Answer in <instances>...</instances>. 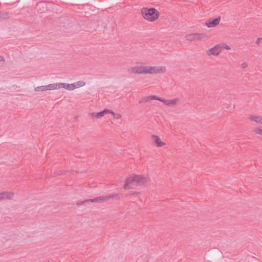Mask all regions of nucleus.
<instances>
[{
	"label": "nucleus",
	"mask_w": 262,
	"mask_h": 262,
	"mask_svg": "<svg viewBox=\"0 0 262 262\" xmlns=\"http://www.w3.org/2000/svg\"><path fill=\"white\" fill-rule=\"evenodd\" d=\"M248 67V64L246 62H243L242 64L241 67L243 69H245Z\"/></svg>",
	"instance_id": "nucleus-26"
},
{
	"label": "nucleus",
	"mask_w": 262,
	"mask_h": 262,
	"mask_svg": "<svg viewBox=\"0 0 262 262\" xmlns=\"http://www.w3.org/2000/svg\"><path fill=\"white\" fill-rule=\"evenodd\" d=\"M141 14L145 19L153 21L156 20L159 15L158 11L155 8H143L141 9Z\"/></svg>",
	"instance_id": "nucleus-2"
},
{
	"label": "nucleus",
	"mask_w": 262,
	"mask_h": 262,
	"mask_svg": "<svg viewBox=\"0 0 262 262\" xmlns=\"http://www.w3.org/2000/svg\"><path fill=\"white\" fill-rule=\"evenodd\" d=\"M261 38H257L256 41V43L259 45L261 40Z\"/></svg>",
	"instance_id": "nucleus-27"
},
{
	"label": "nucleus",
	"mask_w": 262,
	"mask_h": 262,
	"mask_svg": "<svg viewBox=\"0 0 262 262\" xmlns=\"http://www.w3.org/2000/svg\"><path fill=\"white\" fill-rule=\"evenodd\" d=\"M249 120L254 121L257 123L262 124V117L259 116L250 115L249 118Z\"/></svg>",
	"instance_id": "nucleus-15"
},
{
	"label": "nucleus",
	"mask_w": 262,
	"mask_h": 262,
	"mask_svg": "<svg viewBox=\"0 0 262 262\" xmlns=\"http://www.w3.org/2000/svg\"><path fill=\"white\" fill-rule=\"evenodd\" d=\"M117 193H112L108 195L105 196H100L92 199L85 200V202H89L92 203H102L106 202L111 199H114L118 196Z\"/></svg>",
	"instance_id": "nucleus-3"
},
{
	"label": "nucleus",
	"mask_w": 262,
	"mask_h": 262,
	"mask_svg": "<svg viewBox=\"0 0 262 262\" xmlns=\"http://www.w3.org/2000/svg\"><path fill=\"white\" fill-rule=\"evenodd\" d=\"M110 113H111V110L105 108L98 113H91L90 114V116L93 118L99 119L104 116V115L108 114Z\"/></svg>",
	"instance_id": "nucleus-8"
},
{
	"label": "nucleus",
	"mask_w": 262,
	"mask_h": 262,
	"mask_svg": "<svg viewBox=\"0 0 262 262\" xmlns=\"http://www.w3.org/2000/svg\"><path fill=\"white\" fill-rule=\"evenodd\" d=\"M74 85V90L79 87L83 86L85 85V82L83 81H79L76 83H73Z\"/></svg>",
	"instance_id": "nucleus-17"
},
{
	"label": "nucleus",
	"mask_w": 262,
	"mask_h": 262,
	"mask_svg": "<svg viewBox=\"0 0 262 262\" xmlns=\"http://www.w3.org/2000/svg\"><path fill=\"white\" fill-rule=\"evenodd\" d=\"M127 72L131 74H137V67H133L129 68Z\"/></svg>",
	"instance_id": "nucleus-20"
},
{
	"label": "nucleus",
	"mask_w": 262,
	"mask_h": 262,
	"mask_svg": "<svg viewBox=\"0 0 262 262\" xmlns=\"http://www.w3.org/2000/svg\"><path fill=\"white\" fill-rule=\"evenodd\" d=\"M88 202H85V200H84L83 201H80V202H78L76 203V204L78 206H80V205H83V204H84L85 203H87Z\"/></svg>",
	"instance_id": "nucleus-25"
},
{
	"label": "nucleus",
	"mask_w": 262,
	"mask_h": 262,
	"mask_svg": "<svg viewBox=\"0 0 262 262\" xmlns=\"http://www.w3.org/2000/svg\"><path fill=\"white\" fill-rule=\"evenodd\" d=\"M59 89L62 88L69 91L74 90V85L73 83L69 84L66 83L59 82Z\"/></svg>",
	"instance_id": "nucleus-14"
},
{
	"label": "nucleus",
	"mask_w": 262,
	"mask_h": 262,
	"mask_svg": "<svg viewBox=\"0 0 262 262\" xmlns=\"http://www.w3.org/2000/svg\"><path fill=\"white\" fill-rule=\"evenodd\" d=\"M35 91L36 92L47 91L46 85L37 86L35 88Z\"/></svg>",
	"instance_id": "nucleus-19"
},
{
	"label": "nucleus",
	"mask_w": 262,
	"mask_h": 262,
	"mask_svg": "<svg viewBox=\"0 0 262 262\" xmlns=\"http://www.w3.org/2000/svg\"><path fill=\"white\" fill-rule=\"evenodd\" d=\"M152 138L154 139V142L158 147H162L165 145V143L162 142L160 138L156 135H152Z\"/></svg>",
	"instance_id": "nucleus-13"
},
{
	"label": "nucleus",
	"mask_w": 262,
	"mask_h": 262,
	"mask_svg": "<svg viewBox=\"0 0 262 262\" xmlns=\"http://www.w3.org/2000/svg\"><path fill=\"white\" fill-rule=\"evenodd\" d=\"M9 17V13L5 12H0V19H8Z\"/></svg>",
	"instance_id": "nucleus-18"
},
{
	"label": "nucleus",
	"mask_w": 262,
	"mask_h": 262,
	"mask_svg": "<svg viewBox=\"0 0 262 262\" xmlns=\"http://www.w3.org/2000/svg\"><path fill=\"white\" fill-rule=\"evenodd\" d=\"M152 100H157L159 101L160 97H158V96H157L156 95H151L149 96L143 97V98L139 100V102L140 103H144V102H149Z\"/></svg>",
	"instance_id": "nucleus-12"
},
{
	"label": "nucleus",
	"mask_w": 262,
	"mask_h": 262,
	"mask_svg": "<svg viewBox=\"0 0 262 262\" xmlns=\"http://www.w3.org/2000/svg\"><path fill=\"white\" fill-rule=\"evenodd\" d=\"M59 83L50 84L49 85H46L47 91L48 90H54L59 89V86L58 85Z\"/></svg>",
	"instance_id": "nucleus-16"
},
{
	"label": "nucleus",
	"mask_w": 262,
	"mask_h": 262,
	"mask_svg": "<svg viewBox=\"0 0 262 262\" xmlns=\"http://www.w3.org/2000/svg\"><path fill=\"white\" fill-rule=\"evenodd\" d=\"M136 182L134 179V174L129 176L126 180L123 188L125 189H130L135 188Z\"/></svg>",
	"instance_id": "nucleus-5"
},
{
	"label": "nucleus",
	"mask_w": 262,
	"mask_h": 262,
	"mask_svg": "<svg viewBox=\"0 0 262 262\" xmlns=\"http://www.w3.org/2000/svg\"><path fill=\"white\" fill-rule=\"evenodd\" d=\"M109 114H112L113 115L114 118L115 119H119L121 117V115L119 114H115L111 110V113H110Z\"/></svg>",
	"instance_id": "nucleus-22"
},
{
	"label": "nucleus",
	"mask_w": 262,
	"mask_h": 262,
	"mask_svg": "<svg viewBox=\"0 0 262 262\" xmlns=\"http://www.w3.org/2000/svg\"><path fill=\"white\" fill-rule=\"evenodd\" d=\"M134 179L136 182V186L142 185L146 182V178L143 175L134 174Z\"/></svg>",
	"instance_id": "nucleus-9"
},
{
	"label": "nucleus",
	"mask_w": 262,
	"mask_h": 262,
	"mask_svg": "<svg viewBox=\"0 0 262 262\" xmlns=\"http://www.w3.org/2000/svg\"><path fill=\"white\" fill-rule=\"evenodd\" d=\"M159 101L163 103L165 105L171 107L174 106L179 101V99L178 98H175L171 100H166L160 97Z\"/></svg>",
	"instance_id": "nucleus-7"
},
{
	"label": "nucleus",
	"mask_w": 262,
	"mask_h": 262,
	"mask_svg": "<svg viewBox=\"0 0 262 262\" xmlns=\"http://www.w3.org/2000/svg\"><path fill=\"white\" fill-rule=\"evenodd\" d=\"M221 52V48L220 45H216L214 47L210 48L206 51V54L208 56H210L212 55H218Z\"/></svg>",
	"instance_id": "nucleus-6"
},
{
	"label": "nucleus",
	"mask_w": 262,
	"mask_h": 262,
	"mask_svg": "<svg viewBox=\"0 0 262 262\" xmlns=\"http://www.w3.org/2000/svg\"><path fill=\"white\" fill-rule=\"evenodd\" d=\"M5 58L3 56H0V61H4Z\"/></svg>",
	"instance_id": "nucleus-28"
},
{
	"label": "nucleus",
	"mask_w": 262,
	"mask_h": 262,
	"mask_svg": "<svg viewBox=\"0 0 262 262\" xmlns=\"http://www.w3.org/2000/svg\"><path fill=\"white\" fill-rule=\"evenodd\" d=\"M206 37V35L205 33H194L186 35L185 36V39L189 41H201Z\"/></svg>",
	"instance_id": "nucleus-4"
},
{
	"label": "nucleus",
	"mask_w": 262,
	"mask_h": 262,
	"mask_svg": "<svg viewBox=\"0 0 262 262\" xmlns=\"http://www.w3.org/2000/svg\"><path fill=\"white\" fill-rule=\"evenodd\" d=\"M220 20L221 17L219 16L214 19L207 20L205 24L208 28L214 27L219 24Z\"/></svg>",
	"instance_id": "nucleus-10"
},
{
	"label": "nucleus",
	"mask_w": 262,
	"mask_h": 262,
	"mask_svg": "<svg viewBox=\"0 0 262 262\" xmlns=\"http://www.w3.org/2000/svg\"><path fill=\"white\" fill-rule=\"evenodd\" d=\"M166 71L164 67L137 66V74H157L164 73Z\"/></svg>",
	"instance_id": "nucleus-1"
},
{
	"label": "nucleus",
	"mask_w": 262,
	"mask_h": 262,
	"mask_svg": "<svg viewBox=\"0 0 262 262\" xmlns=\"http://www.w3.org/2000/svg\"><path fill=\"white\" fill-rule=\"evenodd\" d=\"M254 132L257 134L262 135V128H256L254 129Z\"/></svg>",
	"instance_id": "nucleus-23"
},
{
	"label": "nucleus",
	"mask_w": 262,
	"mask_h": 262,
	"mask_svg": "<svg viewBox=\"0 0 262 262\" xmlns=\"http://www.w3.org/2000/svg\"><path fill=\"white\" fill-rule=\"evenodd\" d=\"M14 196V193L11 191H3L0 192V201L6 199L11 200Z\"/></svg>",
	"instance_id": "nucleus-11"
},
{
	"label": "nucleus",
	"mask_w": 262,
	"mask_h": 262,
	"mask_svg": "<svg viewBox=\"0 0 262 262\" xmlns=\"http://www.w3.org/2000/svg\"><path fill=\"white\" fill-rule=\"evenodd\" d=\"M220 47L221 48V51H222L223 49H225L227 50H229L231 49V48L230 47V46L226 45V43H222V44H220Z\"/></svg>",
	"instance_id": "nucleus-21"
},
{
	"label": "nucleus",
	"mask_w": 262,
	"mask_h": 262,
	"mask_svg": "<svg viewBox=\"0 0 262 262\" xmlns=\"http://www.w3.org/2000/svg\"><path fill=\"white\" fill-rule=\"evenodd\" d=\"M141 194L140 192H134L132 193H129L126 195V196H129L133 195H136L138 196H139Z\"/></svg>",
	"instance_id": "nucleus-24"
}]
</instances>
